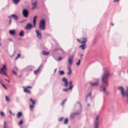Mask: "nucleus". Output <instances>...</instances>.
I'll use <instances>...</instances> for the list:
<instances>
[{
  "label": "nucleus",
  "instance_id": "29",
  "mask_svg": "<svg viewBox=\"0 0 128 128\" xmlns=\"http://www.w3.org/2000/svg\"><path fill=\"white\" fill-rule=\"evenodd\" d=\"M30 100L32 102L33 104L34 105L35 103V102L33 100L32 98H31L30 99Z\"/></svg>",
  "mask_w": 128,
  "mask_h": 128
},
{
  "label": "nucleus",
  "instance_id": "28",
  "mask_svg": "<svg viewBox=\"0 0 128 128\" xmlns=\"http://www.w3.org/2000/svg\"><path fill=\"white\" fill-rule=\"evenodd\" d=\"M76 114V113H73L72 114H71L70 116V117L71 118H73V117Z\"/></svg>",
  "mask_w": 128,
  "mask_h": 128
},
{
  "label": "nucleus",
  "instance_id": "14",
  "mask_svg": "<svg viewBox=\"0 0 128 128\" xmlns=\"http://www.w3.org/2000/svg\"><path fill=\"white\" fill-rule=\"evenodd\" d=\"M100 91L104 93L106 92V89L105 87L102 86H101L100 88Z\"/></svg>",
  "mask_w": 128,
  "mask_h": 128
},
{
  "label": "nucleus",
  "instance_id": "48",
  "mask_svg": "<svg viewBox=\"0 0 128 128\" xmlns=\"http://www.w3.org/2000/svg\"><path fill=\"white\" fill-rule=\"evenodd\" d=\"M83 55L82 54L81 55V57L80 58H82V56Z\"/></svg>",
  "mask_w": 128,
  "mask_h": 128
},
{
  "label": "nucleus",
  "instance_id": "16",
  "mask_svg": "<svg viewBox=\"0 0 128 128\" xmlns=\"http://www.w3.org/2000/svg\"><path fill=\"white\" fill-rule=\"evenodd\" d=\"M37 3V2H35L33 3L32 4V9L34 10L36 7Z\"/></svg>",
  "mask_w": 128,
  "mask_h": 128
},
{
  "label": "nucleus",
  "instance_id": "25",
  "mask_svg": "<svg viewBox=\"0 0 128 128\" xmlns=\"http://www.w3.org/2000/svg\"><path fill=\"white\" fill-rule=\"evenodd\" d=\"M22 114L21 112H18L17 115V118H20V116L22 115Z\"/></svg>",
  "mask_w": 128,
  "mask_h": 128
},
{
  "label": "nucleus",
  "instance_id": "54",
  "mask_svg": "<svg viewBox=\"0 0 128 128\" xmlns=\"http://www.w3.org/2000/svg\"><path fill=\"white\" fill-rule=\"evenodd\" d=\"M68 128H70V127H68Z\"/></svg>",
  "mask_w": 128,
  "mask_h": 128
},
{
  "label": "nucleus",
  "instance_id": "3",
  "mask_svg": "<svg viewBox=\"0 0 128 128\" xmlns=\"http://www.w3.org/2000/svg\"><path fill=\"white\" fill-rule=\"evenodd\" d=\"M45 22L44 20V19L40 21L39 27L41 30H44L45 28Z\"/></svg>",
  "mask_w": 128,
  "mask_h": 128
},
{
  "label": "nucleus",
  "instance_id": "27",
  "mask_svg": "<svg viewBox=\"0 0 128 128\" xmlns=\"http://www.w3.org/2000/svg\"><path fill=\"white\" fill-rule=\"evenodd\" d=\"M59 72L60 75H62L64 74V72L63 71H59Z\"/></svg>",
  "mask_w": 128,
  "mask_h": 128
},
{
  "label": "nucleus",
  "instance_id": "38",
  "mask_svg": "<svg viewBox=\"0 0 128 128\" xmlns=\"http://www.w3.org/2000/svg\"><path fill=\"white\" fill-rule=\"evenodd\" d=\"M68 89H69V88L65 89H63V90L64 91L66 92L67 91Z\"/></svg>",
  "mask_w": 128,
  "mask_h": 128
},
{
  "label": "nucleus",
  "instance_id": "44",
  "mask_svg": "<svg viewBox=\"0 0 128 128\" xmlns=\"http://www.w3.org/2000/svg\"><path fill=\"white\" fill-rule=\"evenodd\" d=\"M11 22V20L10 19L9 21V24H10Z\"/></svg>",
  "mask_w": 128,
  "mask_h": 128
},
{
  "label": "nucleus",
  "instance_id": "10",
  "mask_svg": "<svg viewBox=\"0 0 128 128\" xmlns=\"http://www.w3.org/2000/svg\"><path fill=\"white\" fill-rule=\"evenodd\" d=\"M36 35L38 38L40 39L42 37V36L40 32L38 30H36Z\"/></svg>",
  "mask_w": 128,
  "mask_h": 128
},
{
  "label": "nucleus",
  "instance_id": "4",
  "mask_svg": "<svg viewBox=\"0 0 128 128\" xmlns=\"http://www.w3.org/2000/svg\"><path fill=\"white\" fill-rule=\"evenodd\" d=\"M6 70L7 69L6 67V65L5 64H4L3 65V67L0 69V73L6 76Z\"/></svg>",
  "mask_w": 128,
  "mask_h": 128
},
{
  "label": "nucleus",
  "instance_id": "41",
  "mask_svg": "<svg viewBox=\"0 0 128 128\" xmlns=\"http://www.w3.org/2000/svg\"><path fill=\"white\" fill-rule=\"evenodd\" d=\"M12 72L15 75H16V72L14 71L13 70Z\"/></svg>",
  "mask_w": 128,
  "mask_h": 128
},
{
  "label": "nucleus",
  "instance_id": "52",
  "mask_svg": "<svg viewBox=\"0 0 128 128\" xmlns=\"http://www.w3.org/2000/svg\"><path fill=\"white\" fill-rule=\"evenodd\" d=\"M0 46H1V44L0 42Z\"/></svg>",
  "mask_w": 128,
  "mask_h": 128
},
{
  "label": "nucleus",
  "instance_id": "26",
  "mask_svg": "<svg viewBox=\"0 0 128 128\" xmlns=\"http://www.w3.org/2000/svg\"><path fill=\"white\" fill-rule=\"evenodd\" d=\"M12 0L14 4H16L18 3L20 0Z\"/></svg>",
  "mask_w": 128,
  "mask_h": 128
},
{
  "label": "nucleus",
  "instance_id": "6",
  "mask_svg": "<svg viewBox=\"0 0 128 128\" xmlns=\"http://www.w3.org/2000/svg\"><path fill=\"white\" fill-rule=\"evenodd\" d=\"M77 40L80 43L83 44H85L87 41L86 38H81L80 40L79 39H77Z\"/></svg>",
  "mask_w": 128,
  "mask_h": 128
},
{
  "label": "nucleus",
  "instance_id": "18",
  "mask_svg": "<svg viewBox=\"0 0 128 128\" xmlns=\"http://www.w3.org/2000/svg\"><path fill=\"white\" fill-rule=\"evenodd\" d=\"M37 18V16H34L33 21V26L34 27L35 26L36 19Z\"/></svg>",
  "mask_w": 128,
  "mask_h": 128
},
{
  "label": "nucleus",
  "instance_id": "24",
  "mask_svg": "<svg viewBox=\"0 0 128 128\" xmlns=\"http://www.w3.org/2000/svg\"><path fill=\"white\" fill-rule=\"evenodd\" d=\"M70 86L69 88V90H71L73 86L72 85V82L71 81H70Z\"/></svg>",
  "mask_w": 128,
  "mask_h": 128
},
{
  "label": "nucleus",
  "instance_id": "2",
  "mask_svg": "<svg viewBox=\"0 0 128 128\" xmlns=\"http://www.w3.org/2000/svg\"><path fill=\"white\" fill-rule=\"evenodd\" d=\"M109 75V72L108 71H106L104 72L103 75L102 80V83L104 84H106V85L108 84L107 79Z\"/></svg>",
  "mask_w": 128,
  "mask_h": 128
},
{
  "label": "nucleus",
  "instance_id": "5",
  "mask_svg": "<svg viewBox=\"0 0 128 128\" xmlns=\"http://www.w3.org/2000/svg\"><path fill=\"white\" fill-rule=\"evenodd\" d=\"M99 116H97L95 118L94 120V128H98V126L99 123Z\"/></svg>",
  "mask_w": 128,
  "mask_h": 128
},
{
  "label": "nucleus",
  "instance_id": "31",
  "mask_svg": "<svg viewBox=\"0 0 128 128\" xmlns=\"http://www.w3.org/2000/svg\"><path fill=\"white\" fill-rule=\"evenodd\" d=\"M6 100L8 102H9V101H10V99L8 98V97L7 96H6Z\"/></svg>",
  "mask_w": 128,
  "mask_h": 128
},
{
  "label": "nucleus",
  "instance_id": "30",
  "mask_svg": "<svg viewBox=\"0 0 128 128\" xmlns=\"http://www.w3.org/2000/svg\"><path fill=\"white\" fill-rule=\"evenodd\" d=\"M68 119L67 118H66L64 120V123L65 124H66V123H68Z\"/></svg>",
  "mask_w": 128,
  "mask_h": 128
},
{
  "label": "nucleus",
  "instance_id": "20",
  "mask_svg": "<svg viewBox=\"0 0 128 128\" xmlns=\"http://www.w3.org/2000/svg\"><path fill=\"white\" fill-rule=\"evenodd\" d=\"M68 69L69 70V72L67 73V74L68 75H70V74L72 72V70L70 67L68 66Z\"/></svg>",
  "mask_w": 128,
  "mask_h": 128
},
{
  "label": "nucleus",
  "instance_id": "7",
  "mask_svg": "<svg viewBox=\"0 0 128 128\" xmlns=\"http://www.w3.org/2000/svg\"><path fill=\"white\" fill-rule=\"evenodd\" d=\"M22 13L24 17L26 18L28 16V12L26 9H24L22 11Z\"/></svg>",
  "mask_w": 128,
  "mask_h": 128
},
{
  "label": "nucleus",
  "instance_id": "32",
  "mask_svg": "<svg viewBox=\"0 0 128 128\" xmlns=\"http://www.w3.org/2000/svg\"><path fill=\"white\" fill-rule=\"evenodd\" d=\"M34 107V106L32 105L31 104L30 105V108L31 110H32Z\"/></svg>",
  "mask_w": 128,
  "mask_h": 128
},
{
  "label": "nucleus",
  "instance_id": "45",
  "mask_svg": "<svg viewBox=\"0 0 128 128\" xmlns=\"http://www.w3.org/2000/svg\"><path fill=\"white\" fill-rule=\"evenodd\" d=\"M91 93H90L88 95H87V96H91Z\"/></svg>",
  "mask_w": 128,
  "mask_h": 128
},
{
  "label": "nucleus",
  "instance_id": "33",
  "mask_svg": "<svg viewBox=\"0 0 128 128\" xmlns=\"http://www.w3.org/2000/svg\"><path fill=\"white\" fill-rule=\"evenodd\" d=\"M80 59L78 60V62L76 63L77 65L78 66H79L80 64Z\"/></svg>",
  "mask_w": 128,
  "mask_h": 128
},
{
  "label": "nucleus",
  "instance_id": "19",
  "mask_svg": "<svg viewBox=\"0 0 128 128\" xmlns=\"http://www.w3.org/2000/svg\"><path fill=\"white\" fill-rule=\"evenodd\" d=\"M12 16L14 18L15 20H17L18 19V16H16L15 14L12 15H11L10 16H9L8 17L9 18H10V17H12Z\"/></svg>",
  "mask_w": 128,
  "mask_h": 128
},
{
  "label": "nucleus",
  "instance_id": "9",
  "mask_svg": "<svg viewBox=\"0 0 128 128\" xmlns=\"http://www.w3.org/2000/svg\"><path fill=\"white\" fill-rule=\"evenodd\" d=\"M73 57L72 58L70 57L68 58V66H70L72 65L73 62Z\"/></svg>",
  "mask_w": 128,
  "mask_h": 128
},
{
  "label": "nucleus",
  "instance_id": "47",
  "mask_svg": "<svg viewBox=\"0 0 128 128\" xmlns=\"http://www.w3.org/2000/svg\"><path fill=\"white\" fill-rule=\"evenodd\" d=\"M61 59H62V58L61 57H60L58 58V60H61Z\"/></svg>",
  "mask_w": 128,
  "mask_h": 128
},
{
  "label": "nucleus",
  "instance_id": "49",
  "mask_svg": "<svg viewBox=\"0 0 128 128\" xmlns=\"http://www.w3.org/2000/svg\"><path fill=\"white\" fill-rule=\"evenodd\" d=\"M88 106H90V104H88Z\"/></svg>",
  "mask_w": 128,
  "mask_h": 128
},
{
  "label": "nucleus",
  "instance_id": "22",
  "mask_svg": "<svg viewBox=\"0 0 128 128\" xmlns=\"http://www.w3.org/2000/svg\"><path fill=\"white\" fill-rule=\"evenodd\" d=\"M42 53L44 55H47L49 54V52H47L45 51H43Z\"/></svg>",
  "mask_w": 128,
  "mask_h": 128
},
{
  "label": "nucleus",
  "instance_id": "34",
  "mask_svg": "<svg viewBox=\"0 0 128 128\" xmlns=\"http://www.w3.org/2000/svg\"><path fill=\"white\" fill-rule=\"evenodd\" d=\"M22 123H23V121H22V120H21L19 122V124L20 125H21V124H22Z\"/></svg>",
  "mask_w": 128,
  "mask_h": 128
},
{
  "label": "nucleus",
  "instance_id": "50",
  "mask_svg": "<svg viewBox=\"0 0 128 128\" xmlns=\"http://www.w3.org/2000/svg\"><path fill=\"white\" fill-rule=\"evenodd\" d=\"M9 112H10V114H12V112H11L10 111H9Z\"/></svg>",
  "mask_w": 128,
  "mask_h": 128
},
{
  "label": "nucleus",
  "instance_id": "43",
  "mask_svg": "<svg viewBox=\"0 0 128 128\" xmlns=\"http://www.w3.org/2000/svg\"><path fill=\"white\" fill-rule=\"evenodd\" d=\"M119 0H114V2H118Z\"/></svg>",
  "mask_w": 128,
  "mask_h": 128
},
{
  "label": "nucleus",
  "instance_id": "51",
  "mask_svg": "<svg viewBox=\"0 0 128 128\" xmlns=\"http://www.w3.org/2000/svg\"><path fill=\"white\" fill-rule=\"evenodd\" d=\"M111 24L112 26H113L114 25L112 23Z\"/></svg>",
  "mask_w": 128,
  "mask_h": 128
},
{
  "label": "nucleus",
  "instance_id": "11",
  "mask_svg": "<svg viewBox=\"0 0 128 128\" xmlns=\"http://www.w3.org/2000/svg\"><path fill=\"white\" fill-rule=\"evenodd\" d=\"M99 82V80L97 79L96 82L94 83H90V84L92 86H97L98 85Z\"/></svg>",
  "mask_w": 128,
  "mask_h": 128
},
{
  "label": "nucleus",
  "instance_id": "39",
  "mask_svg": "<svg viewBox=\"0 0 128 128\" xmlns=\"http://www.w3.org/2000/svg\"><path fill=\"white\" fill-rule=\"evenodd\" d=\"M63 118H60V119H59V121H61L62 120Z\"/></svg>",
  "mask_w": 128,
  "mask_h": 128
},
{
  "label": "nucleus",
  "instance_id": "42",
  "mask_svg": "<svg viewBox=\"0 0 128 128\" xmlns=\"http://www.w3.org/2000/svg\"><path fill=\"white\" fill-rule=\"evenodd\" d=\"M1 115L2 116H4V113L2 112H1Z\"/></svg>",
  "mask_w": 128,
  "mask_h": 128
},
{
  "label": "nucleus",
  "instance_id": "40",
  "mask_svg": "<svg viewBox=\"0 0 128 128\" xmlns=\"http://www.w3.org/2000/svg\"><path fill=\"white\" fill-rule=\"evenodd\" d=\"M2 86L6 89V86L3 84H2Z\"/></svg>",
  "mask_w": 128,
  "mask_h": 128
},
{
  "label": "nucleus",
  "instance_id": "1",
  "mask_svg": "<svg viewBox=\"0 0 128 128\" xmlns=\"http://www.w3.org/2000/svg\"><path fill=\"white\" fill-rule=\"evenodd\" d=\"M118 89L120 91L122 98L128 102V87L126 88V92H125L124 88L122 86L119 87Z\"/></svg>",
  "mask_w": 128,
  "mask_h": 128
},
{
  "label": "nucleus",
  "instance_id": "55",
  "mask_svg": "<svg viewBox=\"0 0 128 128\" xmlns=\"http://www.w3.org/2000/svg\"><path fill=\"white\" fill-rule=\"evenodd\" d=\"M1 82H0V83Z\"/></svg>",
  "mask_w": 128,
  "mask_h": 128
},
{
  "label": "nucleus",
  "instance_id": "12",
  "mask_svg": "<svg viewBox=\"0 0 128 128\" xmlns=\"http://www.w3.org/2000/svg\"><path fill=\"white\" fill-rule=\"evenodd\" d=\"M86 45L85 44H83L79 46V48H81L82 50H84L86 48Z\"/></svg>",
  "mask_w": 128,
  "mask_h": 128
},
{
  "label": "nucleus",
  "instance_id": "37",
  "mask_svg": "<svg viewBox=\"0 0 128 128\" xmlns=\"http://www.w3.org/2000/svg\"><path fill=\"white\" fill-rule=\"evenodd\" d=\"M66 99H65L64 101H63L62 103V105H63V104L66 101Z\"/></svg>",
  "mask_w": 128,
  "mask_h": 128
},
{
  "label": "nucleus",
  "instance_id": "13",
  "mask_svg": "<svg viewBox=\"0 0 128 128\" xmlns=\"http://www.w3.org/2000/svg\"><path fill=\"white\" fill-rule=\"evenodd\" d=\"M32 27V24L30 23H28L27 25L25 27V28L28 30H30Z\"/></svg>",
  "mask_w": 128,
  "mask_h": 128
},
{
  "label": "nucleus",
  "instance_id": "8",
  "mask_svg": "<svg viewBox=\"0 0 128 128\" xmlns=\"http://www.w3.org/2000/svg\"><path fill=\"white\" fill-rule=\"evenodd\" d=\"M23 88L24 89V92H26L30 94V90H29L28 88H31L32 87L30 86H27L26 88H25L24 87H23Z\"/></svg>",
  "mask_w": 128,
  "mask_h": 128
},
{
  "label": "nucleus",
  "instance_id": "53",
  "mask_svg": "<svg viewBox=\"0 0 128 128\" xmlns=\"http://www.w3.org/2000/svg\"><path fill=\"white\" fill-rule=\"evenodd\" d=\"M7 81H8V82H10L9 81V80H7Z\"/></svg>",
  "mask_w": 128,
  "mask_h": 128
},
{
  "label": "nucleus",
  "instance_id": "46",
  "mask_svg": "<svg viewBox=\"0 0 128 128\" xmlns=\"http://www.w3.org/2000/svg\"><path fill=\"white\" fill-rule=\"evenodd\" d=\"M56 69L54 70V73H55L56 71Z\"/></svg>",
  "mask_w": 128,
  "mask_h": 128
},
{
  "label": "nucleus",
  "instance_id": "15",
  "mask_svg": "<svg viewBox=\"0 0 128 128\" xmlns=\"http://www.w3.org/2000/svg\"><path fill=\"white\" fill-rule=\"evenodd\" d=\"M62 81L64 82L65 86L67 87L68 86V83L66 78L64 77L62 79Z\"/></svg>",
  "mask_w": 128,
  "mask_h": 128
},
{
  "label": "nucleus",
  "instance_id": "21",
  "mask_svg": "<svg viewBox=\"0 0 128 128\" xmlns=\"http://www.w3.org/2000/svg\"><path fill=\"white\" fill-rule=\"evenodd\" d=\"M42 66V65H41L40 66H39V68H38V69L36 70L34 72V74H36L39 72V69Z\"/></svg>",
  "mask_w": 128,
  "mask_h": 128
},
{
  "label": "nucleus",
  "instance_id": "23",
  "mask_svg": "<svg viewBox=\"0 0 128 128\" xmlns=\"http://www.w3.org/2000/svg\"><path fill=\"white\" fill-rule=\"evenodd\" d=\"M24 32L23 30H22L20 31V32L19 33V35L21 36H24Z\"/></svg>",
  "mask_w": 128,
  "mask_h": 128
},
{
  "label": "nucleus",
  "instance_id": "17",
  "mask_svg": "<svg viewBox=\"0 0 128 128\" xmlns=\"http://www.w3.org/2000/svg\"><path fill=\"white\" fill-rule=\"evenodd\" d=\"M9 33L10 34L12 35H14L15 34V32L14 30H10L9 31Z\"/></svg>",
  "mask_w": 128,
  "mask_h": 128
},
{
  "label": "nucleus",
  "instance_id": "35",
  "mask_svg": "<svg viewBox=\"0 0 128 128\" xmlns=\"http://www.w3.org/2000/svg\"><path fill=\"white\" fill-rule=\"evenodd\" d=\"M4 128H6V122H4Z\"/></svg>",
  "mask_w": 128,
  "mask_h": 128
},
{
  "label": "nucleus",
  "instance_id": "36",
  "mask_svg": "<svg viewBox=\"0 0 128 128\" xmlns=\"http://www.w3.org/2000/svg\"><path fill=\"white\" fill-rule=\"evenodd\" d=\"M20 56V54H18L17 57L16 59V60Z\"/></svg>",
  "mask_w": 128,
  "mask_h": 128
}]
</instances>
